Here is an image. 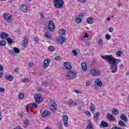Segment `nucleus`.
Segmentation results:
<instances>
[{"mask_svg": "<svg viewBox=\"0 0 129 129\" xmlns=\"http://www.w3.org/2000/svg\"><path fill=\"white\" fill-rule=\"evenodd\" d=\"M101 58L106 61L110 64V69L111 70L112 73H115L117 71V59L112 57V55H106L104 56H101Z\"/></svg>", "mask_w": 129, "mask_h": 129, "instance_id": "1", "label": "nucleus"}, {"mask_svg": "<svg viewBox=\"0 0 129 129\" xmlns=\"http://www.w3.org/2000/svg\"><path fill=\"white\" fill-rule=\"evenodd\" d=\"M54 3V6L56 8L61 9L63 8L64 6V1L62 0H53Z\"/></svg>", "mask_w": 129, "mask_h": 129, "instance_id": "2", "label": "nucleus"}, {"mask_svg": "<svg viewBox=\"0 0 129 129\" xmlns=\"http://www.w3.org/2000/svg\"><path fill=\"white\" fill-rule=\"evenodd\" d=\"M76 77V72L69 70V72L66 76L67 79H74Z\"/></svg>", "mask_w": 129, "mask_h": 129, "instance_id": "3", "label": "nucleus"}, {"mask_svg": "<svg viewBox=\"0 0 129 129\" xmlns=\"http://www.w3.org/2000/svg\"><path fill=\"white\" fill-rule=\"evenodd\" d=\"M3 18L6 20L8 23H11V22H12V19H13V18H12V15L7 13H4L3 14Z\"/></svg>", "mask_w": 129, "mask_h": 129, "instance_id": "4", "label": "nucleus"}, {"mask_svg": "<svg viewBox=\"0 0 129 129\" xmlns=\"http://www.w3.org/2000/svg\"><path fill=\"white\" fill-rule=\"evenodd\" d=\"M83 19V15L81 14L79 16L75 18V21L77 24H80Z\"/></svg>", "mask_w": 129, "mask_h": 129, "instance_id": "5", "label": "nucleus"}, {"mask_svg": "<svg viewBox=\"0 0 129 129\" xmlns=\"http://www.w3.org/2000/svg\"><path fill=\"white\" fill-rule=\"evenodd\" d=\"M48 28L51 32L55 31V24L53 21H49L48 22Z\"/></svg>", "mask_w": 129, "mask_h": 129, "instance_id": "6", "label": "nucleus"}, {"mask_svg": "<svg viewBox=\"0 0 129 129\" xmlns=\"http://www.w3.org/2000/svg\"><path fill=\"white\" fill-rule=\"evenodd\" d=\"M90 74L92 75V76L94 77L99 76V75H100V73H99V71L98 70L93 69L91 70Z\"/></svg>", "mask_w": 129, "mask_h": 129, "instance_id": "7", "label": "nucleus"}, {"mask_svg": "<svg viewBox=\"0 0 129 129\" xmlns=\"http://www.w3.org/2000/svg\"><path fill=\"white\" fill-rule=\"evenodd\" d=\"M50 109L52 111H55V110L57 109V105L55 102V101H52V102H50Z\"/></svg>", "mask_w": 129, "mask_h": 129, "instance_id": "8", "label": "nucleus"}, {"mask_svg": "<svg viewBox=\"0 0 129 129\" xmlns=\"http://www.w3.org/2000/svg\"><path fill=\"white\" fill-rule=\"evenodd\" d=\"M50 64V59H45L43 62V68L44 69L49 67V64Z\"/></svg>", "mask_w": 129, "mask_h": 129, "instance_id": "9", "label": "nucleus"}, {"mask_svg": "<svg viewBox=\"0 0 129 129\" xmlns=\"http://www.w3.org/2000/svg\"><path fill=\"white\" fill-rule=\"evenodd\" d=\"M63 65L68 70H71V69H72V66H71V64H70L69 62H64Z\"/></svg>", "mask_w": 129, "mask_h": 129, "instance_id": "10", "label": "nucleus"}, {"mask_svg": "<svg viewBox=\"0 0 129 129\" xmlns=\"http://www.w3.org/2000/svg\"><path fill=\"white\" fill-rule=\"evenodd\" d=\"M63 120L64 125H65V126H67L68 125V116L64 115L63 116Z\"/></svg>", "mask_w": 129, "mask_h": 129, "instance_id": "11", "label": "nucleus"}, {"mask_svg": "<svg viewBox=\"0 0 129 129\" xmlns=\"http://www.w3.org/2000/svg\"><path fill=\"white\" fill-rule=\"evenodd\" d=\"M20 10L22 12H23V13H27V12H28V8H27L26 5H21Z\"/></svg>", "mask_w": 129, "mask_h": 129, "instance_id": "12", "label": "nucleus"}, {"mask_svg": "<svg viewBox=\"0 0 129 129\" xmlns=\"http://www.w3.org/2000/svg\"><path fill=\"white\" fill-rule=\"evenodd\" d=\"M120 118L123 120L124 122H126L127 121V118H126V115L124 114H122L120 116Z\"/></svg>", "mask_w": 129, "mask_h": 129, "instance_id": "13", "label": "nucleus"}, {"mask_svg": "<svg viewBox=\"0 0 129 129\" xmlns=\"http://www.w3.org/2000/svg\"><path fill=\"white\" fill-rule=\"evenodd\" d=\"M0 37H1L2 39H7V38L9 37V34H7L6 32H1Z\"/></svg>", "mask_w": 129, "mask_h": 129, "instance_id": "14", "label": "nucleus"}, {"mask_svg": "<svg viewBox=\"0 0 129 129\" xmlns=\"http://www.w3.org/2000/svg\"><path fill=\"white\" fill-rule=\"evenodd\" d=\"M58 33H59V36H64V35H65V34L66 33V30H65L63 29H60L58 31Z\"/></svg>", "mask_w": 129, "mask_h": 129, "instance_id": "15", "label": "nucleus"}, {"mask_svg": "<svg viewBox=\"0 0 129 129\" xmlns=\"http://www.w3.org/2000/svg\"><path fill=\"white\" fill-rule=\"evenodd\" d=\"M50 114H51V113H50L48 111H44L42 113V117H47V116H50Z\"/></svg>", "mask_w": 129, "mask_h": 129, "instance_id": "16", "label": "nucleus"}, {"mask_svg": "<svg viewBox=\"0 0 129 129\" xmlns=\"http://www.w3.org/2000/svg\"><path fill=\"white\" fill-rule=\"evenodd\" d=\"M82 68L84 71H86L87 70V65L86 64V63L83 62L82 64Z\"/></svg>", "mask_w": 129, "mask_h": 129, "instance_id": "17", "label": "nucleus"}, {"mask_svg": "<svg viewBox=\"0 0 129 129\" xmlns=\"http://www.w3.org/2000/svg\"><path fill=\"white\" fill-rule=\"evenodd\" d=\"M107 117L109 119V120H111L112 121H114V117L112 116V115L110 114H107Z\"/></svg>", "mask_w": 129, "mask_h": 129, "instance_id": "18", "label": "nucleus"}, {"mask_svg": "<svg viewBox=\"0 0 129 129\" xmlns=\"http://www.w3.org/2000/svg\"><path fill=\"white\" fill-rule=\"evenodd\" d=\"M95 83H96L97 85L98 86H99L100 87H101L102 86V82H101V81L99 79H97L95 81Z\"/></svg>", "mask_w": 129, "mask_h": 129, "instance_id": "19", "label": "nucleus"}, {"mask_svg": "<svg viewBox=\"0 0 129 129\" xmlns=\"http://www.w3.org/2000/svg\"><path fill=\"white\" fill-rule=\"evenodd\" d=\"M87 22L89 25H92L93 23V19H92V17H89L88 19H87Z\"/></svg>", "mask_w": 129, "mask_h": 129, "instance_id": "20", "label": "nucleus"}, {"mask_svg": "<svg viewBox=\"0 0 129 129\" xmlns=\"http://www.w3.org/2000/svg\"><path fill=\"white\" fill-rule=\"evenodd\" d=\"M101 125L103 127H108V123L104 121H102L101 122Z\"/></svg>", "mask_w": 129, "mask_h": 129, "instance_id": "21", "label": "nucleus"}, {"mask_svg": "<svg viewBox=\"0 0 129 129\" xmlns=\"http://www.w3.org/2000/svg\"><path fill=\"white\" fill-rule=\"evenodd\" d=\"M112 112L113 114H114V115H117V114H118L119 111L117 109H116L115 108H113L112 109Z\"/></svg>", "mask_w": 129, "mask_h": 129, "instance_id": "22", "label": "nucleus"}, {"mask_svg": "<svg viewBox=\"0 0 129 129\" xmlns=\"http://www.w3.org/2000/svg\"><path fill=\"white\" fill-rule=\"evenodd\" d=\"M118 123L119 125H120V126H122V127H124L125 126H126V124H125L124 122H123L121 120L119 121Z\"/></svg>", "mask_w": 129, "mask_h": 129, "instance_id": "23", "label": "nucleus"}, {"mask_svg": "<svg viewBox=\"0 0 129 129\" xmlns=\"http://www.w3.org/2000/svg\"><path fill=\"white\" fill-rule=\"evenodd\" d=\"M6 79L9 80V81H13L14 80V77L13 76H8L6 77Z\"/></svg>", "mask_w": 129, "mask_h": 129, "instance_id": "24", "label": "nucleus"}, {"mask_svg": "<svg viewBox=\"0 0 129 129\" xmlns=\"http://www.w3.org/2000/svg\"><path fill=\"white\" fill-rule=\"evenodd\" d=\"M45 37L46 38H47L48 39H51V38H52L51 34H49V32H45Z\"/></svg>", "mask_w": 129, "mask_h": 129, "instance_id": "25", "label": "nucleus"}, {"mask_svg": "<svg viewBox=\"0 0 129 129\" xmlns=\"http://www.w3.org/2000/svg\"><path fill=\"white\" fill-rule=\"evenodd\" d=\"M7 44V41L6 40H1L0 41V46H6Z\"/></svg>", "mask_w": 129, "mask_h": 129, "instance_id": "26", "label": "nucleus"}, {"mask_svg": "<svg viewBox=\"0 0 129 129\" xmlns=\"http://www.w3.org/2000/svg\"><path fill=\"white\" fill-rule=\"evenodd\" d=\"M48 50L50 52H54V51H55V48H54V46H50L48 47Z\"/></svg>", "mask_w": 129, "mask_h": 129, "instance_id": "27", "label": "nucleus"}, {"mask_svg": "<svg viewBox=\"0 0 129 129\" xmlns=\"http://www.w3.org/2000/svg\"><path fill=\"white\" fill-rule=\"evenodd\" d=\"M98 43L99 46H103V40H102V39H100L98 41Z\"/></svg>", "mask_w": 129, "mask_h": 129, "instance_id": "28", "label": "nucleus"}, {"mask_svg": "<svg viewBox=\"0 0 129 129\" xmlns=\"http://www.w3.org/2000/svg\"><path fill=\"white\" fill-rule=\"evenodd\" d=\"M18 98L19 99H24V98H25V95H24L23 94L20 93L18 95Z\"/></svg>", "mask_w": 129, "mask_h": 129, "instance_id": "29", "label": "nucleus"}, {"mask_svg": "<svg viewBox=\"0 0 129 129\" xmlns=\"http://www.w3.org/2000/svg\"><path fill=\"white\" fill-rule=\"evenodd\" d=\"M61 41H60V44H62L63 43H65V42H66V38H65V37L62 36L61 37Z\"/></svg>", "mask_w": 129, "mask_h": 129, "instance_id": "30", "label": "nucleus"}, {"mask_svg": "<svg viewBox=\"0 0 129 129\" xmlns=\"http://www.w3.org/2000/svg\"><path fill=\"white\" fill-rule=\"evenodd\" d=\"M68 105H69V106H73V105H74V102L70 100L68 102Z\"/></svg>", "mask_w": 129, "mask_h": 129, "instance_id": "31", "label": "nucleus"}, {"mask_svg": "<svg viewBox=\"0 0 129 129\" xmlns=\"http://www.w3.org/2000/svg\"><path fill=\"white\" fill-rule=\"evenodd\" d=\"M14 51L16 54H19V53H20V49L18 47H15L14 48Z\"/></svg>", "mask_w": 129, "mask_h": 129, "instance_id": "32", "label": "nucleus"}, {"mask_svg": "<svg viewBox=\"0 0 129 129\" xmlns=\"http://www.w3.org/2000/svg\"><path fill=\"white\" fill-rule=\"evenodd\" d=\"M47 84H48V82L47 81H42L41 82V85H42V86H44V87H46V86H47Z\"/></svg>", "mask_w": 129, "mask_h": 129, "instance_id": "33", "label": "nucleus"}, {"mask_svg": "<svg viewBox=\"0 0 129 129\" xmlns=\"http://www.w3.org/2000/svg\"><path fill=\"white\" fill-rule=\"evenodd\" d=\"M90 109L92 113H94V111H95V107H93V106H91L90 107Z\"/></svg>", "mask_w": 129, "mask_h": 129, "instance_id": "34", "label": "nucleus"}, {"mask_svg": "<svg viewBox=\"0 0 129 129\" xmlns=\"http://www.w3.org/2000/svg\"><path fill=\"white\" fill-rule=\"evenodd\" d=\"M6 40L7 41L8 44H12L13 43V40L11 38H8L6 39Z\"/></svg>", "mask_w": 129, "mask_h": 129, "instance_id": "35", "label": "nucleus"}, {"mask_svg": "<svg viewBox=\"0 0 129 129\" xmlns=\"http://www.w3.org/2000/svg\"><path fill=\"white\" fill-rule=\"evenodd\" d=\"M99 114L100 113L99 112L95 113L94 115V118H95L96 119H97V118L99 117Z\"/></svg>", "mask_w": 129, "mask_h": 129, "instance_id": "36", "label": "nucleus"}, {"mask_svg": "<svg viewBox=\"0 0 129 129\" xmlns=\"http://www.w3.org/2000/svg\"><path fill=\"white\" fill-rule=\"evenodd\" d=\"M23 45L24 46H28V40L26 38H25L24 40H23Z\"/></svg>", "mask_w": 129, "mask_h": 129, "instance_id": "37", "label": "nucleus"}, {"mask_svg": "<svg viewBox=\"0 0 129 129\" xmlns=\"http://www.w3.org/2000/svg\"><path fill=\"white\" fill-rule=\"evenodd\" d=\"M55 59L57 60V61H60V60H62V57L60 56H57L55 57Z\"/></svg>", "mask_w": 129, "mask_h": 129, "instance_id": "38", "label": "nucleus"}, {"mask_svg": "<svg viewBox=\"0 0 129 129\" xmlns=\"http://www.w3.org/2000/svg\"><path fill=\"white\" fill-rule=\"evenodd\" d=\"M117 56H121L122 55V52L121 51H118L116 53Z\"/></svg>", "mask_w": 129, "mask_h": 129, "instance_id": "39", "label": "nucleus"}, {"mask_svg": "<svg viewBox=\"0 0 129 129\" xmlns=\"http://www.w3.org/2000/svg\"><path fill=\"white\" fill-rule=\"evenodd\" d=\"M93 127V125L92 124H88L87 126V128L86 129H91Z\"/></svg>", "mask_w": 129, "mask_h": 129, "instance_id": "40", "label": "nucleus"}, {"mask_svg": "<svg viewBox=\"0 0 129 129\" xmlns=\"http://www.w3.org/2000/svg\"><path fill=\"white\" fill-rule=\"evenodd\" d=\"M105 37L107 40H110V38H111V37L110 36V35L109 34H106L105 35Z\"/></svg>", "mask_w": 129, "mask_h": 129, "instance_id": "41", "label": "nucleus"}, {"mask_svg": "<svg viewBox=\"0 0 129 129\" xmlns=\"http://www.w3.org/2000/svg\"><path fill=\"white\" fill-rule=\"evenodd\" d=\"M24 124H29V123H30V121L28 120V119H26V120H25L24 121Z\"/></svg>", "mask_w": 129, "mask_h": 129, "instance_id": "42", "label": "nucleus"}, {"mask_svg": "<svg viewBox=\"0 0 129 129\" xmlns=\"http://www.w3.org/2000/svg\"><path fill=\"white\" fill-rule=\"evenodd\" d=\"M109 32L110 33H112L113 32H114V30L112 27H110L108 29Z\"/></svg>", "mask_w": 129, "mask_h": 129, "instance_id": "43", "label": "nucleus"}, {"mask_svg": "<svg viewBox=\"0 0 129 129\" xmlns=\"http://www.w3.org/2000/svg\"><path fill=\"white\" fill-rule=\"evenodd\" d=\"M23 82H30V80L28 78H24L23 80Z\"/></svg>", "mask_w": 129, "mask_h": 129, "instance_id": "44", "label": "nucleus"}, {"mask_svg": "<svg viewBox=\"0 0 129 129\" xmlns=\"http://www.w3.org/2000/svg\"><path fill=\"white\" fill-rule=\"evenodd\" d=\"M9 53L11 55H14V54H15V51L13 50V49H11L9 50Z\"/></svg>", "mask_w": 129, "mask_h": 129, "instance_id": "45", "label": "nucleus"}, {"mask_svg": "<svg viewBox=\"0 0 129 129\" xmlns=\"http://www.w3.org/2000/svg\"><path fill=\"white\" fill-rule=\"evenodd\" d=\"M30 106H31V104H29L26 106V110L28 112H29V108H30Z\"/></svg>", "mask_w": 129, "mask_h": 129, "instance_id": "46", "label": "nucleus"}, {"mask_svg": "<svg viewBox=\"0 0 129 129\" xmlns=\"http://www.w3.org/2000/svg\"><path fill=\"white\" fill-rule=\"evenodd\" d=\"M32 106L34 107V108H37V107H38V105L36 103H34L32 104Z\"/></svg>", "mask_w": 129, "mask_h": 129, "instance_id": "47", "label": "nucleus"}, {"mask_svg": "<svg viewBox=\"0 0 129 129\" xmlns=\"http://www.w3.org/2000/svg\"><path fill=\"white\" fill-rule=\"evenodd\" d=\"M85 45H86V47H89V45H91V42H88L86 43Z\"/></svg>", "mask_w": 129, "mask_h": 129, "instance_id": "48", "label": "nucleus"}, {"mask_svg": "<svg viewBox=\"0 0 129 129\" xmlns=\"http://www.w3.org/2000/svg\"><path fill=\"white\" fill-rule=\"evenodd\" d=\"M73 53L74 54V56H77V51L75 50H73Z\"/></svg>", "mask_w": 129, "mask_h": 129, "instance_id": "49", "label": "nucleus"}, {"mask_svg": "<svg viewBox=\"0 0 129 129\" xmlns=\"http://www.w3.org/2000/svg\"><path fill=\"white\" fill-rule=\"evenodd\" d=\"M34 41H35L36 43H38L39 42V37H36L34 38Z\"/></svg>", "mask_w": 129, "mask_h": 129, "instance_id": "50", "label": "nucleus"}, {"mask_svg": "<svg viewBox=\"0 0 129 129\" xmlns=\"http://www.w3.org/2000/svg\"><path fill=\"white\" fill-rule=\"evenodd\" d=\"M6 90L4 88L0 87V92H5Z\"/></svg>", "mask_w": 129, "mask_h": 129, "instance_id": "51", "label": "nucleus"}, {"mask_svg": "<svg viewBox=\"0 0 129 129\" xmlns=\"http://www.w3.org/2000/svg\"><path fill=\"white\" fill-rule=\"evenodd\" d=\"M35 101L36 102H37V103H40V102H41L42 101L40 100H38L36 98H35Z\"/></svg>", "mask_w": 129, "mask_h": 129, "instance_id": "52", "label": "nucleus"}, {"mask_svg": "<svg viewBox=\"0 0 129 129\" xmlns=\"http://www.w3.org/2000/svg\"><path fill=\"white\" fill-rule=\"evenodd\" d=\"M4 77V73L0 72V79H2Z\"/></svg>", "mask_w": 129, "mask_h": 129, "instance_id": "53", "label": "nucleus"}, {"mask_svg": "<svg viewBox=\"0 0 129 129\" xmlns=\"http://www.w3.org/2000/svg\"><path fill=\"white\" fill-rule=\"evenodd\" d=\"M87 115H91V113L90 111H87L85 112Z\"/></svg>", "mask_w": 129, "mask_h": 129, "instance_id": "54", "label": "nucleus"}, {"mask_svg": "<svg viewBox=\"0 0 129 129\" xmlns=\"http://www.w3.org/2000/svg\"><path fill=\"white\" fill-rule=\"evenodd\" d=\"M89 35H88V33H86L85 34L84 37L85 38H89Z\"/></svg>", "mask_w": 129, "mask_h": 129, "instance_id": "55", "label": "nucleus"}, {"mask_svg": "<svg viewBox=\"0 0 129 129\" xmlns=\"http://www.w3.org/2000/svg\"><path fill=\"white\" fill-rule=\"evenodd\" d=\"M4 70V66L0 65V71H3Z\"/></svg>", "mask_w": 129, "mask_h": 129, "instance_id": "56", "label": "nucleus"}, {"mask_svg": "<svg viewBox=\"0 0 129 129\" xmlns=\"http://www.w3.org/2000/svg\"><path fill=\"white\" fill-rule=\"evenodd\" d=\"M36 99H37L38 100H41V99H42V97L41 96H38L37 98H35Z\"/></svg>", "mask_w": 129, "mask_h": 129, "instance_id": "57", "label": "nucleus"}, {"mask_svg": "<svg viewBox=\"0 0 129 129\" xmlns=\"http://www.w3.org/2000/svg\"><path fill=\"white\" fill-rule=\"evenodd\" d=\"M86 85L87 86H89V85H90V82H87L86 83Z\"/></svg>", "mask_w": 129, "mask_h": 129, "instance_id": "58", "label": "nucleus"}, {"mask_svg": "<svg viewBox=\"0 0 129 129\" xmlns=\"http://www.w3.org/2000/svg\"><path fill=\"white\" fill-rule=\"evenodd\" d=\"M40 16L41 18H42V19H45V16H44L42 13H40Z\"/></svg>", "mask_w": 129, "mask_h": 129, "instance_id": "59", "label": "nucleus"}, {"mask_svg": "<svg viewBox=\"0 0 129 129\" xmlns=\"http://www.w3.org/2000/svg\"><path fill=\"white\" fill-rule=\"evenodd\" d=\"M37 90H38V91H43V89L42 88H38Z\"/></svg>", "mask_w": 129, "mask_h": 129, "instance_id": "60", "label": "nucleus"}, {"mask_svg": "<svg viewBox=\"0 0 129 129\" xmlns=\"http://www.w3.org/2000/svg\"><path fill=\"white\" fill-rule=\"evenodd\" d=\"M86 2V0H80V3H85Z\"/></svg>", "mask_w": 129, "mask_h": 129, "instance_id": "61", "label": "nucleus"}, {"mask_svg": "<svg viewBox=\"0 0 129 129\" xmlns=\"http://www.w3.org/2000/svg\"><path fill=\"white\" fill-rule=\"evenodd\" d=\"M14 129H23V128H22V127H21V126H18L16 128H14Z\"/></svg>", "mask_w": 129, "mask_h": 129, "instance_id": "62", "label": "nucleus"}, {"mask_svg": "<svg viewBox=\"0 0 129 129\" xmlns=\"http://www.w3.org/2000/svg\"><path fill=\"white\" fill-rule=\"evenodd\" d=\"M33 62H29V66L32 67L33 66Z\"/></svg>", "mask_w": 129, "mask_h": 129, "instance_id": "63", "label": "nucleus"}, {"mask_svg": "<svg viewBox=\"0 0 129 129\" xmlns=\"http://www.w3.org/2000/svg\"><path fill=\"white\" fill-rule=\"evenodd\" d=\"M74 92H75L76 93L78 94V93H79V91H78V90H75V91H74Z\"/></svg>", "mask_w": 129, "mask_h": 129, "instance_id": "64", "label": "nucleus"}]
</instances>
